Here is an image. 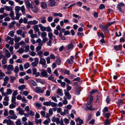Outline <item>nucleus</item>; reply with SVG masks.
Instances as JSON below:
<instances>
[{
	"label": "nucleus",
	"mask_w": 125,
	"mask_h": 125,
	"mask_svg": "<svg viewBox=\"0 0 125 125\" xmlns=\"http://www.w3.org/2000/svg\"><path fill=\"white\" fill-rule=\"evenodd\" d=\"M33 28L34 30L35 31V33H36L37 32L39 31V29L38 28V25H36L33 26Z\"/></svg>",
	"instance_id": "nucleus-12"
},
{
	"label": "nucleus",
	"mask_w": 125,
	"mask_h": 125,
	"mask_svg": "<svg viewBox=\"0 0 125 125\" xmlns=\"http://www.w3.org/2000/svg\"><path fill=\"white\" fill-rule=\"evenodd\" d=\"M75 121L76 123L79 122V123H76L77 125H81V124H83L84 123L82 119H80V118L79 117L76 119Z\"/></svg>",
	"instance_id": "nucleus-4"
},
{
	"label": "nucleus",
	"mask_w": 125,
	"mask_h": 125,
	"mask_svg": "<svg viewBox=\"0 0 125 125\" xmlns=\"http://www.w3.org/2000/svg\"><path fill=\"white\" fill-rule=\"evenodd\" d=\"M22 33V31L21 30H18L16 31V33L18 35H20Z\"/></svg>",
	"instance_id": "nucleus-55"
},
{
	"label": "nucleus",
	"mask_w": 125,
	"mask_h": 125,
	"mask_svg": "<svg viewBox=\"0 0 125 125\" xmlns=\"http://www.w3.org/2000/svg\"><path fill=\"white\" fill-rule=\"evenodd\" d=\"M15 105L13 104H12L10 105L9 106V107L10 109H13L15 108Z\"/></svg>",
	"instance_id": "nucleus-45"
},
{
	"label": "nucleus",
	"mask_w": 125,
	"mask_h": 125,
	"mask_svg": "<svg viewBox=\"0 0 125 125\" xmlns=\"http://www.w3.org/2000/svg\"><path fill=\"white\" fill-rule=\"evenodd\" d=\"M21 7L19 6H16L15 7V12L18 13L20 10Z\"/></svg>",
	"instance_id": "nucleus-22"
},
{
	"label": "nucleus",
	"mask_w": 125,
	"mask_h": 125,
	"mask_svg": "<svg viewBox=\"0 0 125 125\" xmlns=\"http://www.w3.org/2000/svg\"><path fill=\"white\" fill-rule=\"evenodd\" d=\"M36 89L35 90V92H36L39 93L40 90L41 89V87L37 86L35 88Z\"/></svg>",
	"instance_id": "nucleus-25"
},
{
	"label": "nucleus",
	"mask_w": 125,
	"mask_h": 125,
	"mask_svg": "<svg viewBox=\"0 0 125 125\" xmlns=\"http://www.w3.org/2000/svg\"><path fill=\"white\" fill-rule=\"evenodd\" d=\"M56 62L57 65H60L61 62V58H58L56 60Z\"/></svg>",
	"instance_id": "nucleus-18"
},
{
	"label": "nucleus",
	"mask_w": 125,
	"mask_h": 125,
	"mask_svg": "<svg viewBox=\"0 0 125 125\" xmlns=\"http://www.w3.org/2000/svg\"><path fill=\"white\" fill-rule=\"evenodd\" d=\"M25 85L23 84L21 86H19L18 87V88L19 90H21V91H23V90H22L25 89Z\"/></svg>",
	"instance_id": "nucleus-17"
},
{
	"label": "nucleus",
	"mask_w": 125,
	"mask_h": 125,
	"mask_svg": "<svg viewBox=\"0 0 125 125\" xmlns=\"http://www.w3.org/2000/svg\"><path fill=\"white\" fill-rule=\"evenodd\" d=\"M122 45L120 44L119 45L115 46H114V49L116 51H118L119 50H121V49L122 48Z\"/></svg>",
	"instance_id": "nucleus-6"
},
{
	"label": "nucleus",
	"mask_w": 125,
	"mask_h": 125,
	"mask_svg": "<svg viewBox=\"0 0 125 125\" xmlns=\"http://www.w3.org/2000/svg\"><path fill=\"white\" fill-rule=\"evenodd\" d=\"M81 91L80 90V89L78 88V90L76 91V95H79L80 94V92Z\"/></svg>",
	"instance_id": "nucleus-62"
},
{
	"label": "nucleus",
	"mask_w": 125,
	"mask_h": 125,
	"mask_svg": "<svg viewBox=\"0 0 125 125\" xmlns=\"http://www.w3.org/2000/svg\"><path fill=\"white\" fill-rule=\"evenodd\" d=\"M31 8L32 11L34 13H37L38 12V9L37 7L35 6L32 7L31 6Z\"/></svg>",
	"instance_id": "nucleus-9"
},
{
	"label": "nucleus",
	"mask_w": 125,
	"mask_h": 125,
	"mask_svg": "<svg viewBox=\"0 0 125 125\" xmlns=\"http://www.w3.org/2000/svg\"><path fill=\"white\" fill-rule=\"evenodd\" d=\"M43 70L44 71L41 73V75L43 77H46L47 76V72L44 69H43Z\"/></svg>",
	"instance_id": "nucleus-20"
},
{
	"label": "nucleus",
	"mask_w": 125,
	"mask_h": 125,
	"mask_svg": "<svg viewBox=\"0 0 125 125\" xmlns=\"http://www.w3.org/2000/svg\"><path fill=\"white\" fill-rule=\"evenodd\" d=\"M30 83L31 85L34 86H36L37 85V83L33 80H31L30 82Z\"/></svg>",
	"instance_id": "nucleus-14"
},
{
	"label": "nucleus",
	"mask_w": 125,
	"mask_h": 125,
	"mask_svg": "<svg viewBox=\"0 0 125 125\" xmlns=\"http://www.w3.org/2000/svg\"><path fill=\"white\" fill-rule=\"evenodd\" d=\"M75 42L73 41H72L68 45L67 48L68 49H71L73 48V46L75 45Z\"/></svg>",
	"instance_id": "nucleus-3"
},
{
	"label": "nucleus",
	"mask_w": 125,
	"mask_h": 125,
	"mask_svg": "<svg viewBox=\"0 0 125 125\" xmlns=\"http://www.w3.org/2000/svg\"><path fill=\"white\" fill-rule=\"evenodd\" d=\"M38 63L35 62H33L31 63V65L33 67H35L36 66Z\"/></svg>",
	"instance_id": "nucleus-52"
},
{
	"label": "nucleus",
	"mask_w": 125,
	"mask_h": 125,
	"mask_svg": "<svg viewBox=\"0 0 125 125\" xmlns=\"http://www.w3.org/2000/svg\"><path fill=\"white\" fill-rule=\"evenodd\" d=\"M52 31V29L50 27L46 28V30L45 31L48 32H50L51 31Z\"/></svg>",
	"instance_id": "nucleus-56"
},
{
	"label": "nucleus",
	"mask_w": 125,
	"mask_h": 125,
	"mask_svg": "<svg viewBox=\"0 0 125 125\" xmlns=\"http://www.w3.org/2000/svg\"><path fill=\"white\" fill-rule=\"evenodd\" d=\"M77 35L79 36H84V34L82 32H78Z\"/></svg>",
	"instance_id": "nucleus-61"
},
{
	"label": "nucleus",
	"mask_w": 125,
	"mask_h": 125,
	"mask_svg": "<svg viewBox=\"0 0 125 125\" xmlns=\"http://www.w3.org/2000/svg\"><path fill=\"white\" fill-rule=\"evenodd\" d=\"M99 26L102 29L104 33H109V31L108 29V26H106L101 24H99Z\"/></svg>",
	"instance_id": "nucleus-1"
},
{
	"label": "nucleus",
	"mask_w": 125,
	"mask_h": 125,
	"mask_svg": "<svg viewBox=\"0 0 125 125\" xmlns=\"http://www.w3.org/2000/svg\"><path fill=\"white\" fill-rule=\"evenodd\" d=\"M67 62L69 64H72L73 62V60H71L70 59H68L67 60Z\"/></svg>",
	"instance_id": "nucleus-33"
},
{
	"label": "nucleus",
	"mask_w": 125,
	"mask_h": 125,
	"mask_svg": "<svg viewBox=\"0 0 125 125\" xmlns=\"http://www.w3.org/2000/svg\"><path fill=\"white\" fill-rule=\"evenodd\" d=\"M24 1L26 6L28 9H30L31 7L32 4H33V2L30 3L29 1L28 0H24Z\"/></svg>",
	"instance_id": "nucleus-2"
},
{
	"label": "nucleus",
	"mask_w": 125,
	"mask_h": 125,
	"mask_svg": "<svg viewBox=\"0 0 125 125\" xmlns=\"http://www.w3.org/2000/svg\"><path fill=\"white\" fill-rule=\"evenodd\" d=\"M21 39L19 37H18L17 38L16 37L15 38V42H19L20 40Z\"/></svg>",
	"instance_id": "nucleus-43"
},
{
	"label": "nucleus",
	"mask_w": 125,
	"mask_h": 125,
	"mask_svg": "<svg viewBox=\"0 0 125 125\" xmlns=\"http://www.w3.org/2000/svg\"><path fill=\"white\" fill-rule=\"evenodd\" d=\"M64 80L68 83H71L70 81L67 78H65L64 79Z\"/></svg>",
	"instance_id": "nucleus-40"
},
{
	"label": "nucleus",
	"mask_w": 125,
	"mask_h": 125,
	"mask_svg": "<svg viewBox=\"0 0 125 125\" xmlns=\"http://www.w3.org/2000/svg\"><path fill=\"white\" fill-rule=\"evenodd\" d=\"M17 117V116L13 114L12 116H8V118H11L12 119H16Z\"/></svg>",
	"instance_id": "nucleus-26"
},
{
	"label": "nucleus",
	"mask_w": 125,
	"mask_h": 125,
	"mask_svg": "<svg viewBox=\"0 0 125 125\" xmlns=\"http://www.w3.org/2000/svg\"><path fill=\"white\" fill-rule=\"evenodd\" d=\"M23 103H26L27 102V101L26 100L24 97H23V98L21 99Z\"/></svg>",
	"instance_id": "nucleus-60"
},
{
	"label": "nucleus",
	"mask_w": 125,
	"mask_h": 125,
	"mask_svg": "<svg viewBox=\"0 0 125 125\" xmlns=\"http://www.w3.org/2000/svg\"><path fill=\"white\" fill-rule=\"evenodd\" d=\"M53 34L52 33H49L48 34V36L49 38L51 39H52V37L53 36Z\"/></svg>",
	"instance_id": "nucleus-59"
},
{
	"label": "nucleus",
	"mask_w": 125,
	"mask_h": 125,
	"mask_svg": "<svg viewBox=\"0 0 125 125\" xmlns=\"http://www.w3.org/2000/svg\"><path fill=\"white\" fill-rule=\"evenodd\" d=\"M24 50L22 48H20L17 51V52L19 53L20 54H21L22 53L24 52Z\"/></svg>",
	"instance_id": "nucleus-21"
},
{
	"label": "nucleus",
	"mask_w": 125,
	"mask_h": 125,
	"mask_svg": "<svg viewBox=\"0 0 125 125\" xmlns=\"http://www.w3.org/2000/svg\"><path fill=\"white\" fill-rule=\"evenodd\" d=\"M125 4L123 2H121L120 3L118 4L116 7L117 8L118 7H121L124 6Z\"/></svg>",
	"instance_id": "nucleus-27"
},
{
	"label": "nucleus",
	"mask_w": 125,
	"mask_h": 125,
	"mask_svg": "<svg viewBox=\"0 0 125 125\" xmlns=\"http://www.w3.org/2000/svg\"><path fill=\"white\" fill-rule=\"evenodd\" d=\"M47 35V34L46 32H43L41 34V37L42 38H43Z\"/></svg>",
	"instance_id": "nucleus-38"
},
{
	"label": "nucleus",
	"mask_w": 125,
	"mask_h": 125,
	"mask_svg": "<svg viewBox=\"0 0 125 125\" xmlns=\"http://www.w3.org/2000/svg\"><path fill=\"white\" fill-rule=\"evenodd\" d=\"M32 72L33 73V75H34V74H35V73L37 72V70L36 68H34L32 69Z\"/></svg>",
	"instance_id": "nucleus-47"
},
{
	"label": "nucleus",
	"mask_w": 125,
	"mask_h": 125,
	"mask_svg": "<svg viewBox=\"0 0 125 125\" xmlns=\"http://www.w3.org/2000/svg\"><path fill=\"white\" fill-rule=\"evenodd\" d=\"M70 34V32L69 31H65L64 32V35H66Z\"/></svg>",
	"instance_id": "nucleus-57"
},
{
	"label": "nucleus",
	"mask_w": 125,
	"mask_h": 125,
	"mask_svg": "<svg viewBox=\"0 0 125 125\" xmlns=\"http://www.w3.org/2000/svg\"><path fill=\"white\" fill-rule=\"evenodd\" d=\"M16 97L15 96H12V97L11 102L12 103L14 102L16 100Z\"/></svg>",
	"instance_id": "nucleus-48"
},
{
	"label": "nucleus",
	"mask_w": 125,
	"mask_h": 125,
	"mask_svg": "<svg viewBox=\"0 0 125 125\" xmlns=\"http://www.w3.org/2000/svg\"><path fill=\"white\" fill-rule=\"evenodd\" d=\"M81 80L80 78L79 77H78L76 78H74L73 80V81H77L78 82H80Z\"/></svg>",
	"instance_id": "nucleus-42"
},
{
	"label": "nucleus",
	"mask_w": 125,
	"mask_h": 125,
	"mask_svg": "<svg viewBox=\"0 0 125 125\" xmlns=\"http://www.w3.org/2000/svg\"><path fill=\"white\" fill-rule=\"evenodd\" d=\"M91 114H90L88 115L87 118H86L87 122L89 121L91 119Z\"/></svg>",
	"instance_id": "nucleus-50"
},
{
	"label": "nucleus",
	"mask_w": 125,
	"mask_h": 125,
	"mask_svg": "<svg viewBox=\"0 0 125 125\" xmlns=\"http://www.w3.org/2000/svg\"><path fill=\"white\" fill-rule=\"evenodd\" d=\"M46 63V61L45 59L43 58H40V60L39 62V64H44Z\"/></svg>",
	"instance_id": "nucleus-10"
},
{
	"label": "nucleus",
	"mask_w": 125,
	"mask_h": 125,
	"mask_svg": "<svg viewBox=\"0 0 125 125\" xmlns=\"http://www.w3.org/2000/svg\"><path fill=\"white\" fill-rule=\"evenodd\" d=\"M57 105V104L54 102H52L51 101L50 105H51L52 107H55Z\"/></svg>",
	"instance_id": "nucleus-36"
},
{
	"label": "nucleus",
	"mask_w": 125,
	"mask_h": 125,
	"mask_svg": "<svg viewBox=\"0 0 125 125\" xmlns=\"http://www.w3.org/2000/svg\"><path fill=\"white\" fill-rule=\"evenodd\" d=\"M118 103L119 105L122 104H123V100L121 99L118 100Z\"/></svg>",
	"instance_id": "nucleus-54"
},
{
	"label": "nucleus",
	"mask_w": 125,
	"mask_h": 125,
	"mask_svg": "<svg viewBox=\"0 0 125 125\" xmlns=\"http://www.w3.org/2000/svg\"><path fill=\"white\" fill-rule=\"evenodd\" d=\"M19 69L18 66H16L15 68L14 71L15 73H17L19 72Z\"/></svg>",
	"instance_id": "nucleus-39"
},
{
	"label": "nucleus",
	"mask_w": 125,
	"mask_h": 125,
	"mask_svg": "<svg viewBox=\"0 0 125 125\" xmlns=\"http://www.w3.org/2000/svg\"><path fill=\"white\" fill-rule=\"evenodd\" d=\"M53 18L52 17L49 16L48 17V21L49 22H51L52 21Z\"/></svg>",
	"instance_id": "nucleus-64"
},
{
	"label": "nucleus",
	"mask_w": 125,
	"mask_h": 125,
	"mask_svg": "<svg viewBox=\"0 0 125 125\" xmlns=\"http://www.w3.org/2000/svg\"><path fill=\"white\" fill-rule=\"evenodd\" d=\"M13 67V65H9L8 66V67L7 68V70L8 71L12 70V67Z\"/></svg>",
	"instance_id": "nucleus-34"
},
{
	"label": "nucleus",
	"mask_w": 125,
	"mask_h": 125,
	"mask_svg": "<svg viewBox=\"0 0 125 125\" xmlns=\"http://www.w3.org/2000/svg\"><path fill=\"white\" fill-rule=\"evenodd\" d=\"M42 8L43 9H45L47 7V4L46 3L44 2H42L41 5Z\"/></svg>",
	"instance_id": "nucleus-16"
},
{
	"label": "nucleus",
	"mask_w": 125,
	"mask_h": 125,
	"mask_svg": "<svg viewBox=\"0 0 125 125\" xmlns=\"http://www.w3.org/2000/svg\"><path fill=\"white\" fill-rule=\"evenodd\" d=\"M35 122L36 124L40 123L41 124L42 122V120L41 119H40L39 120L35 119Z\"/></svg>",
	"instance_id": "nucleus-35"
},
{
	"label": "nucleus",
	"mask_w": 125,
	"mask_h": 125,
	"mask_svg": "<svg viewBox=\"0 0 125 125\" xmlns=\"http://www.w3.org/2000/svg\"><path fill=\"white\" fill-rule=\"evenodd\" d=\"M42 49V47L40 46H38L37 47L36 50V52H37L38 51H39L41 50Z\"/></svg>",
	"instance_id": "nucleus-63"
},
{
	"label": "nucleus",
	"mask_w": 125,
	"mask_h": 125,
	"mask_svg": "<svg viewBox=\"0 0 125 125\" xmlns=\"http://www.w3.org/2000/svg\"><path fill=\"white\" fill-rule=\"evenodd\" d=\"M89 96L90 97V99L87 103V104L88 105H89L91 104L92 103L93 99V97L92 95H90Z\"/></svg>",
	"instance_id": "nucleus-8"
},
{
	"label": "nucleus",
	"mask_w": 125,
	"mask_h": 125,
	"mask_svg": "<svg viewBox=\"0 0 125 125\" xmlns=\"http://www.w3.org/2000/svg\"><path fill=\"white\" fill-rule=\"evenodd\" d=\"M51 103V101H50L49 102H44L43 103V105L47 106H50Z\"/></svg>",
	"instance_id": "nucleus-24"
},
{
	"label": "nucleus",
	"mask_w": 125,
	"mask_h": 125,
	"mask_svg": "<svg viewBox=\"0 0 125 125\" xmlns=\"http://www.w3.org/2000/svg\"><path fill=\"white\" fill-rule=\"evenodd\" d=\"M7 91L8 95L11 94L12 92V91L11 89L9 88L7 89Z\"/></svg>",
	"instance_id": "nucleus-29"
},
{
	"label": "nucleus",
	"mask_w": 125,
	"mask_h": 125,
	"mask_svg": "<svg viewBox=\"0 0 125 125\" xmlns=\"http://www.w3.org/2000/svg\"><path fill=\"white\" fill-rule=\"evenodd\" d=\"M108 108L107 107H105L103 110V112L104 113L105 112H108Z\"/></svg>",
	"instance_id": "nucleus-58"
},
{
	"label": "nucleus",
	"mask_w": 125,
	"mask_h": 125,
	"mask_svg": "<svg viewBox=\"0 0 125 125\" xmlns=\"http://www.w3.org/2000/svg\"><path fill=\"white\" fill-rule=\"evenodd\" d=\"M8 34L11 37H13L14 35V32L12 31H11L9 32Z\"/></svg>",
	"instance_id": "nucleus-44"
},
{
	"label": "nucleus",
	"mask_w": 125,
	"mask_h": 125,
	"mask_svg": "<svg viewBox=\"0 0 125 125\" xmlns=\"http://www.w3.org/2000/svg\"><path fill=\"white\" fill-rule=\"evenodd\" d=\"M109 120L108 119H105V121L104 123V124L105 125H108L109 124Z\"/></svg>",
	"instance_id": "nucleus-46"
},
{
	"label": "nucleus",
	"mask_w": 125,
	"mask_h": 125,
	"mask_svg": "<svg viewBox=\"0 0 125 125\" xmlns=\"http://www.w3.org/2000/svg\"><path fill=\"white\" fill-rule=\"evenodd\" d=\"M20 10L21 11L23 15H24L25 14V9L24 5L22 6L21 7Z\"/></svg>",
	"instance_id": "nucleus-15"
},
{
	"label": "nucleus",
	"mask_w": 125,
	"mask_h": 125,
	"mask_svg": "<svg viewBox=\"0 0 125 125\" xmlns=\"http://www.w3.org/2000/svg\"><path fill=\"white\" fill-rule=\"evenodd\" d=\"M95 108H93L92 105H90L89 106H87L86 108L85 109V110H89L92 111H93L95 110Z\"/></svg>",
	"instance_id": "nucleus-11"
},
{
	"label": "nucleus",
	"mask_w": 125,
	"mask_h": 125,
	"mask_svg": "<svg viewBox=\"0 0 125 125\" xmlns=\"http://www.w3.org/2000/svg\"><path fill=\"white\" fill-rule=\"evenodd\" d=\"M7 125H11L12 124H13V123H12V122L11 121L10 119H9L8 120H7Z\"/></svg>",
	"instance_id": "nucleus-51"
},
{
	"label": "nucleus",
	"mask_w": 125,
	"mask_h": 125,
	"mask_svg": "<svg viewBox=\"0 0 125 125\" xmlns=\"http://www.w3.org/2000/svg\"><path fill=\"white\" fill-rule=\"evenodd\" d=\"M62 91L61 89H58L57 92L56 93L57 94H59L60 95L62 96L63 95V94L62 93Z\"/></svg>",
	"instance_id": "nucleus-23"
},
{
	"label": "nucleus",
	"mask_w": 125,
	"mask_h": 125,
	"mask_svg": "<svg viewBox=\"0 0 125 125\" xmlns=\"http://www.w3.org/2000/svg\"><path fill=\"white\" fill-rule=\"evenodd\" d=\"M64 91L65 92L64 94L65 96L67 97V99L70 100L71 98V96L70 95L69 93L68 92H66V90L65 89L64 90Z\"/></svg>",
	"instance_id": "nucleus-7"
},
{
	"label": "nucleus",
	"mask_w": 125,
	"mask_h": 125,
	"mask_svg": "<svg viewBox=\"0 0 125 125\" xmlns=\"http://www.w3.org/2000/svg\"><path fill=\"white\" fill-rule=\"evenodd\" d=\"M105 7L104 5L103 4H101L99 6V10H102L104 9Z\"/></svg>",
	"instance_id": "nucleus-28"
},
{
	"label": "nucleus",
	"mask_w": 125,
	"mask_h": 125,
	"mask_svg": "<svg viewBox=\"0 0 125 125\" xmlns=\"http://www.w3.org/2000/svg\"><path fill=\"white\" fill-rule=\"evenodd\" d=\"M64 73L65 74H67L68 75H69L70 74V71L69 70H68L66 69L65 70Z\"/></svg>",
	"instance_id": "nucleus-53"
},
{
	"label": "nucleus",
	"mask_w": 125,
	"mask_h": 125,
	"mask_svg": "<svg viewBox=\"0 0 125 125\" xmlns=\"http://www.w3.org/2000/svg\"><path fill=\"white\" fill-rule=\"evenodd\" d=\"M25 52H29V45L26 46L25 47Z\"/></svg>",
	"instance_id": "nucleus-31"
},
{
	"label": "nucleus",
	"mask_w": 125,
	"mask_h": 125,
	"mask_svg": "<svg viewBox=\"0 0 125 125\" xmlns=\"http://www.w3.org/2000/svg\"><path fill=\"white\" fill-rule=\"evenodd\" d=\"M111 115V114L110 113H106L105 115V117L107 118V119H108Z\"/></svg>",
	"instance_id": "nucleus-49"
},
{
	"label": "nucleus",
	"mask_w": 125,
	"mask_h": 125,
	"mask_svg": "<svg viewBox=\"0 0 125 125\" xmlns=\"http://www.w3.org/2000/svg\"><path fill=\"white\" fill-rule=\"evenodd\" d=\"M111 99L109 98V97L108 96L107 97L106 100V103L107 104H109L110 103V101Z\"/></svg>",
	"instance_id": "nucleus-30"
},
{
	"label": "nucleus",
	"mask_w": 125,
	"mask_h": 125,
	"mask_svg": "<svg viewBox=\"0 0 125 125\" xmlns=\"http://www.w3.org/2000/svg\"><path fill=\"white\" fill-rule=\"evenodd\" d=\"M16 110L19 111V113L21 115H23L24 114V111L23 110L22 108H21L20 107L17 108Z\"/></svg>",
	"instance_id": "nucleus-5"
},
{
	"label": "nucleus",
	"mask_w": 125,
	"mask_h": 125,
	"mask_svg": "<svg viewBox=\"0 0 125 125\" xmlns=\"http://www.w3.org/2000/svg\"><path fill=\"white\" fill-rule=\"evenodd\" d=\"M29 64L28 62L26 63L24 65V67L25 69H26L29 67Z\"/></svg>",
	"instance_id": "nucleus-37"
},
{
	"label": "nucleus",
	"mask_w": 125,
	"mask_h": 125,
	"mask_svg": "<svg viewBox=\"0 0 125 125\" xmlns=\"http://www.w3.org/2000/svg\"><path fill=\"white\" fill-rule=\"evenodd\" d=\"M49 5L51 7L54 6L55 3L54 0L49 1Z\"/></svg>",
	"instance_id": "nucleus-13"
},
{
	"label": "nucleus",
	"mask_w": 125,
	"mask_h": 125,
	"mask_svg": "<svg viewBox=\"0 0 125 125\" xmlns=\"http://www.w3.org/2000/svg\"><path fill=\"white\" fill-rule=\"evenodd\" d=\"M98 92L97 90H93L89 92V93L91 94H93L96 92Z\"/></svg>",
	"instance_id": "nucleus-41"
},
{
	"label": "nucleus",
	"mask_w": 125,
	"mask_h": 125,
	"mask_svg": "<svg viewBox=\"0 0 125 125\" xmlns=\"http://www.w3.org/2000/svg\"><path fill=\"white\" fill-rule=\"evenodd\" d=\"M53 15L54 16H59L60 17H62V14L60 13H54L53 14Z\"/></svg>",
	"instance_id": "nucleus-19"
},
{
	"label": "nucleus",
	"mask_w": 125,
	"mask_h": 125,
	"mask_svg": "<svg viewBox=\"0 0 125 125\" xmlns=\"http://www.w3.org/2000/svg\"><path fill=\"white\" fill-rule=\"evenodd\" d=\"M10 81L12 82H13L14 79L16 78L15 77H14L12 76H11L10 77Z\"/></svg>",
	"instance_id": "nucleus-32"
}]
</instances>
